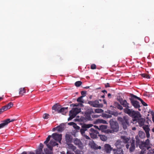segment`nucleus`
<instances>
[{"label": "nucleus", "mask_w": 154, "mask_h": 154, "mask_svg": "<svg viewBox=\"0 0 154 154\" xmlns=\"http://www.w3.org/2000/svg\"><path fill=\"white\" fill-rule=\"evenodd\" d=\"M125 112L126 114L134 118L133 121H136L137 122L140 126H143L145 125L144 124V122L143 119L140 118L141 116L139 112H136L132 110L131 109H125Z\"/></svg>", "instance_id": "f257e3e1"}, {"label": "nucleus", "mask_w": 154, "mask_h": 154, "mask_svg": "<svg viewBox=\"0 0 154 154\" xmlns=\"http://www.w3.org/2000/svg\"><path fill=\"white\" fill-rule=\"evenodd\" d=\"M137 137H136V145L137 146H139L142 150L151 149L150 146V141L148 139H146L145 142H142L138 139L137 138Z\"/></svg>", "instance_id": "f03ea898"}, {"label": "nucleus", "mask_w": 154, "mask_h": 154, "mask_svg": "<svg viewBox=\"0 0 154 154\" xmlns=\"http://www.w3.org/2000/svg\"><path fill=\"white\" fill-rule=\"evenodd\" d=\"M118 120L124 129H126L128 126H130L129 117L127 116H124L123 118L119 117L118 118Z\"/></svg>", "instance_id": "7ed1b4c3"}, {"label": "nucleus", "mask_w": 154, "mask_h": 154, "mask_svg": "<svg viewBox=\"0 0 154 154\" xmlns=\"http://www.w3.org/2000/svg\"><path fill=\"white\" fill-rule=\"evenodd\" d=\"M112 130L106 129V133H112L113 132H117L119 130V125L116 122L114 121L113 119L109 121Z\"/></svg>", "instance_id": "20e7f679"}, {"label": "nucleus", "mask_w": 154, "mask_h": 154, "mask_svg": "<svg viewBox=\"0 0 154 154\" xmlns=\"http://www.w3.org/2000/svg\"><path fill=\"white\" fill-rule=\"evenodd\" d=\"M88 103L91 106L97 108L102 107L103 106L102 104L100 103L98 100H95L94 101H88Z\"/></svg>", "instance_id": "39448f33"}, {"label": "nucleus", "mask_w": 154, "mask_h": 154, "mask_svg": "<svg viewBox=\"0 0 154 154\" xmlns=\"http://www.w3.org/2000/svg\"><path fill=\"white\" fill-rule=\"evenodd\" d=\"M93 126L91 124H84L82 126V128L80 130V132L83 135L85 134V131H87L88 129L91 128Z\"/></svg>", "instance_id": "423d86ee"}, {"label": "nucleus", "mask_w": 154, "mask_h": 154, "mask_svg": "<svg viewBox=\"0 0 154 154\" xmlns=\"http://www.w3.org/2000/svg\"><path fill=\"white\" fill-rule=\"evenodd\" d=\"M16 120L15 119H7L2 122L0 124V129L4 128L8 124L11 122H12Z\"/></svg>", "instance_id": "0eeeda50"}, {"label": "nucleus", "mask_w": 154, "mask_h": 154, "mask_svg": "<svg viewBox=\"0 0 154 154\" xmlns=\"http://www.w3.org/2000/svg\"><path fill=\"white\" fill-rule=\"evenodd\" d=\"M91 137L93 139H95L97 138V134H99L98 132L95 130L93 128H91L90 129L89 132Z\"/></svg>", "instance_id": "6e6552de"}, {"label": "nucleus", "mask_w": 154, "mask_h": 154, "mask_svg": "<svg viewBox=\"0 0 154 154\" xmlns=\"http://www.w3.org/2000/svg\"><path fill=\"white\" fill-rule=\"evenodd\" d=\"M119 101L120 102L121 104L122 105L123 107H125V108H124L123 109V111L124 112L126 113L125 112V109H129V107L128 106L129 103H128L126 101V100H123L122 98L120 99L119 100Z\"/></svg>", "instance_id": "1a4fd4ad"}, {"label": "nucleus", "mask_w": 154, "mask_h": 154, "mask_svg": "<svg viewBox=\"0 0 154 154\" xmlns=\"http://www.w3.org/2000/svg\"><path fill=\"white\" fill-rule=\"evenodd\" d=\"M52 136L54 139L55 140L58 142L59 143H61V141L62 139V134H59L57 133L53 134Z\"/></svg>", "instance_id": "9d476101"}, {"label": "nucleus", "mask_w": 154, "mask_h": 154, "mask_svg": "<svg viewBox=\"0 0 154 154\" xmlns=\"http://www.w3.org/2000/svg\"><path fill=\"white\" fill-rule=\"evenodd\" d=\"M73 140V143L75 145L77 146L78 147L81 149L83 148V144L79 139L76 138L74 139Z\"/></svg>", "instance_id": "9b49d317"}, {"label": "nucleus", "mask_w": 154, "mask_h": 154, "mask_svg": "<svg viewBox=\"0 0 154 154\" xmlns=\"http://www.w3.org/2000/svg\"><path fill=\"white\" fill-rule=\"evenodd\" d=\"M81 111V109L78 108H73L71 110L69 111L70 114L72 115L75 117Z\"/></svg>", "instance_id": "f8f14e48"}, {"label": "nucleus", "mask_w": 154, "mask_h": 154, "mask_svg": "<svg viewBox=\"0 0 154 154\" xmlns=\"http://www.w3.org/2000/svg\"><path fill=\"white\" fill-rule=\"evenodd\" d=\"M149 126L148 125H143L142 128L143 130H144L146 134V136L147 138H148L150 137V135L149 133V131L150 130Z\"/></svg>", "instance_id": "ddd939ff"}, {"label": "nucleus", "mask_w": 154, "mask_h": 154, "mask_svg": "<svg viewBox=\"0 0 154 154\" xmlns=\"http://www.w3.org/2000/svg\"><path fill=\"white\" fill-rule=\"evenodd\" d=\"M140 154H154V149H149L141 150Z\"/></svg>", "instance_id": "4468645a"}, {"label": "nucleus", "mask_w": 154, "mask_h": 154, "mask_svg": "<svg viewBox=\"0 0 154 154\" xmlns=\"http://www.w3.org/2000/svg\"><path fill=\"white\" fill-rule=\"evenodd\" d=\"M89 144L92 148L94 149H101V147L100 146H98L93 141L90 142Z\"/></svg>", "instance_id": "2eb2a0df"}, {"label": "nucleus", "mask_w": 154, "mask_h": 154, "mask_svg": "<svg viewBox=\"0 0 154 154\" xmlns=\"http://www.w3.org/2000/svg\"><path fill=\"white\" fill-rule=\"evenodd\" d=\"M130 142L131 143V146L129 148V151L130 152H132L134 151L135 149V141L133 140H131Z\"/></svg>", "instance_id": "dca6fc26"}, {"label": "nucleus", "mask_w": 154, "mask_h": 154, "mask_svg": "<svg viewBox=\"0 0 154 154\" xmlns=\"http://www.w3.org/2000/svg\"><path fill=\"white\" fill-rule=\"evenodd\" d=\"M67 107L61 108L59 110L58 113H61L63 115H65L68 112Z\"/></svg>", "instance_id": "f3484780"}, {"label": "nucleus", "mask_w": 154, "mask_h": 154, "mask_svg": "<svg viewBox=\"0 0 154 154\" xmlns=\"http://www.w3.org/2000/svg\"><path fill=\"white\" fill-rule=\"evenodd\" d=\"M65 139L67 143H70L72 141V137L70 135L66 134L65 136Z\"/></svg>", "instance_id": "a211bd4d"}, {"label": "nucleus", "mask_w": 154, "mask_h": 154, "mask_svg": "<svg viewBox=\"0 0 154 154\" xmlns=\"http://www.w3.org/2000/svg\"><path fill=\"white\" fill-rule=\"evenodd\" d=\"M113 154H123V151L122 148L113 149Z\"/></svg>", "instance_id": "6ab92c4d"}, {"label": "nucleus", "mask_w": 154, "mask_h": 154, "mask_svg": "<svg viewBox=\"0 0 154 154\" xmlns=\"http://www.w3.org/2000/svg\"><path fill=\"white\" fill-rule=\"evenodd\" d=\"M57 131L59 132H62L64 129V124L63 123L60 124L57 126Z\"/></svg>", "instance_id": "aec40b11"}, {"label": "nucleus", "mask_w": 154, "mask_h": 154, "mask_svg": "<svg viewBox=\"0 0 154 154\" xmlns=\"http://www.w3.org/2000/svg\"><path fill=\"white\" fill-rule=\"evenodd\" d=\"M133 106L135 108H139L140 107L139 102L136 100H133L131 101Z\"/></svg>", "instance_id": "412c9836"}, {"label": "nucleus", "mask_w": 154, "mask_h": 154, "mask_svg": "<svg viewBox=\"0 0 154 154\" xmlns=\"http://www.w3.org/2000/svg\"><path fill=\"white\" fill-rule=\"evenodd\" d=\"M122 143V142L120 140H118L115 143V145L117 148V149L118 148H122V146L121 145V143Z\"/></svg>", "instance_id": "4be33fe9"}, {"label": "nucleus", "mask_w": 154, "mask_h": 154, "mask_svg": "<svg viewBox=\"0 0 154 154\" xmlns=\"http://www.w3.org/2000/svg\"><path fill=\"white\" fill-rule=\"evenodd\" d=\"M26 90L25 88H21L19 89V94L21 96H23L26 93Z\"/></svg>", "instance_id": "5701e85b"}, {"label": "nucleus", "mask_w": 154, "mask_h": 154, "mask_svg": "<svg viewBox=\"0 0 154 154\" xmlns=\"http://www.w3.org/2000/svg\"><path fill=\"white\" fill-rule=\"evenodd\" d=\"M99 130L101 131L102 132H106V125H101L99 127Z\"/></svg>", "instance_id": "b1692460"}, {"label": "nucleus", "mask_w": 154, "mask_h": 154, "mask_svg": "<svg viewBox=\"0 0 154 154\" xmlns=\"http://www.w3.org/2000/svg\"><path fill=\"white\" fill-rule=\"evenodd\" d=\"M121 138L123 139L124 142L125 143H128L130 140L129 138L126 137L125 136H122Z\"/></svg>", "instance_id": "393cba45"}, {"label": "nucleus", "mask_w": 154, "mask_h": 154, "mask_svg": "<svg viewBox=\"0 0 154 154\" xmlns=\"http://www.w3.org/2000/svg\"><path fill=\"white\" fill-rule=\"evenodd\" d=\"M135 98H137L139 100H140L141 103L143 104L144 106H147V104L145 102L142 100L140 98L137 97V96L135 95H134V96Z\"/></svg>", "instance_id": "a878e982"}, {"label": "nucleus", "mask_w": 154, "mask_h": 154, "mask_svg": "<svg viewBox=\"0 0 154 154\" xmlns=\"http://www.w3.org/2000/svg\"><path fill=\"white\" fill-rule=\"evenodd\" d=\"M112 149V148L108 144H106V153L110 152Z\"/></svg>", "instance_id": "bb28decb"}, {"label": "nucleus", "mask_w": 154, "mask_h": 154, "mask_svg": "<svg viewBox=\"0 0 154 154\" xmlns=\"http://www.w3.org/2000/svg\"><path fill=\"white\" fill-rule=\"evenodd\" d=\"M139 136L140 137L142 138H143L145 137V134L144 132L141 131H140L138 133Z\"/></svg>", "instance_id": "cd10ccee"}, {"label": "nucleus", "mask_w": 154, "mask_h": 154, "mask_svg": "<svg viewBox=\"0 0 154 154\" xmlns=\"http://www.w3.org/2000/svg\"><path fill=\"white\" fill-rule=\"evenodd\" d=\"M141 76L144 78L149 79L150 78L149 75L146 73L141 74L140 75Z\"/></svg>", "instance_id": "c85d7f7f"}, {"label": "nucleus", "mask_w": 154, "mask_h": 154, "mask_svg": "<svg viewBox=\"0 0 154 154\" xmlns=\"http://www.w3.org/2000/svg\"><path fill=\"white\" fill-rule=\"evenodd\" d=\"M49 144L53 146H57L58 145V143H57L56 142L52 140H51L50 141Z\"/></svg>", "instance_id": "c756f323"}, {"label": "nucleus", "mask_w": 154, "mask_h": 154, "mask_svg": "<svg viewBox=\"0 0 154 154\" xmlns=\"http://www.w3.org/2000/svg\"><path fill=\"white\" fill-rule=\"evenodd\" d=\"M44 151L45 152V153H42V154H52L53 152L49 151L48 149H44Z\"/></svg>", "instance_id": "7c9ffc66"}, {"label": "nucleus", "mask_w": 154, "mask_h": 154, "mask_svg": "<svg viewBox=\"0 0 154 154\" xmlns=\"http://www.w3.org/2000/svg\"><path fill=\"white\" fill-rule=\"evenodd\" d=\"M69 148L72 149L73 151H74L76 149V147L72 144H70L68 145Z\"/></svg>", "instance_id": "2f4dec72"}, {"label": "nucleus", "mask_w": 154, "mask_h": 154, "mask_svg": "<svg viewBox=\"0 0 154 154\" xmlns=\"http://www.w3.org/2000/svg\"><path fill=\"white\" fill-rule=\"evenodd\" d=\"M8 109L5 106H4L0 109V114L2 113L4 111L7 110Z\"/></svg>", "instance_id": "473e14b6"}, {"label": "nucleus", "mask_w": 154, "mask_h": 154, "mask_svg": "<svg viewBox=\"0 0 154 154\" xmlns=\"http://www.w3.org/2000/svg\"><path fill=\"white\" fill-rule=\"evenodd\" d=\"M13 105V103L12 102H10L8 104L5 105L8 109H9L11 107H12Z\"/></svg>", "instance_id": "72a5a7b5"}, {"label": "nucleus", "mask_w": 154, "mask_h": 154, "mask_svg": "<svg viewBox=\"0 0 154 154\" xmlns=\"http://www.w3.org/2000/svg\"><path fill=\"white\" fill-rule=\"evenodd\" d=\"M82 84V82L81 81H78L76 82L75 83V85L77 87H79Z\"/></svg>", "instance_id": "f704fd0d"}, {"label": "nucleus", "mask_w": 154, "mask_h": 154, "mask_svg": "<svg viewBox=\"0 0 154 154\" xmlns=\"http://www.w3.org/2000/svg\"><path fill=\"white\" fill-rule=\"evenodd\" d=\"M98 136L100 137V139L103 141H106V137L104 135L98 134Z\"/></svg>", "instance_id": "c9c22d12"}, {"label": "nucleus", "mask_w": 154, "mask_h": 154, "mask_svg": "<svg viewBox=\"0 0 154 154\" xmlns=\"http://www.w3.org/2000/svg\"><path fill=\"white\" fill-rule=\"evenodd\" d=\"M103 112V110L100 109H95V113H101Z\"/></svg>", "instance_id": "e433bc0d"}, {"label": "nucleus", "mask_w": 154, "mask_h": 154, "mask_svg": "<svg viewBox=\"0 0 154 154\" xmlns=\"http://www.w3.org/2000/svg\"><path fill=\"white\" fill-rule=\"evenodd\" d=\"M52 109L53 110H55V111H57L58 112V110H59L58 106L57 105H54L53 106Z\"/></svg>", "instance_id": "4c0bfd02"}, {"label": "nucleus", "mask_w": 154, "mask_h": 154, "mask_svg": "<svg viewBox=\"0 0 154 154\" xmlns=\"http://www.w3.org/2000/svg\"><path fill=\"white\" fill-rule=\"evenodd\" d=\"M84 97V96H81V97H79L77 100V101L78 102H81L83 103L84 102L83 100H82V98Z\"/></svg>", "instance_id": "58836bf2"}, {"label": "nucleus", "mask_w": 154, "mask_h": 154, "mask_svg": "<svg viewBox=\"0 0 154 154\" xmlns=\"http://www.w3.org/2000/svg\"><path fill=\"white\" fill-rule=\"evenodd\" d=\"M51 137V135H49L48 137L46 138V140L44 142V143L45 144L47 145L48 144V142L50 140V138Z\"/></svg>", "instance_id": "ea45409f"}, {"label": "nucleus", "mask_w": 154, "mask_h": 154, "mask_svg": "<svg viewBox=\"0 0 154 154\" xmlns=\"http://www.w3.org/2000/svg\"><path fill=\"white\" fill-rule=\"evenodd\" d=\"M50 116L49 114L47 113L44 114L43 116V118L45 119H48Z\"/></svg>", "instance_id": "a19ab883"}, {"label": "nucleus", "mask_w": 154, "mask_h": 154, "mask_svg": "<svg viewBox=\"0 0 154 154\" xmlns=\"http://www.w3.org/2000/svg\"><path fill=\"white\" fill-rule=\"evenodd\" d=\"M96 122L97 123H102L104 124H106V121L102 119H98L97 120Z\"/></svg>", "instance_id": "79ce46f5"}, {"label": "nucleus", "mask_w": 154, "mask_h": 154, "mask_svg": "<svg viewBox=\"0 0 154 154\" xmlns=\"http://www.w3.org/2000/svg\"><path fill=\"white\" fill-rule=\"evenodd\" d=\"M69 117L68 119V121L71 120L72 119H73V118H74L75 117L74 116H73V115H71L69 113Z\"/></svg>", "instance_id": "37998d69"}, {"label": "nucleus", "mask_w": 154, "mask_h": 154, "mask_svg": "<svg viewBox=\"0 0 154 154\" xmlns=\"http://www.w3.org/2000/svg\"><path fill=\"white\" fill-rule=\"evenodd\" d=\"M43 148V145L42 143H40L39 145V146L38 149L42 151Z\"/></svg>", "instance_id": "c03bdc74"}, {"label": "nucleus", "mask_w": 154, "mask_h": 154, "mask_svg": "<svg viewBox=\"0 0 154 154\" xmlns=\"http://www.w3.org/2000/svg\"><path fill=\"white\" fill-rule=\"evenodd\" d=\"M75 152L76 154H82L81 153H82V151L79 150L78 149L76 150Z\"/></svg>", "instance_id": "a18cd8bd"}, {"label": "nucleus", "mask_w": 154, "mask_h": 154, "mask_svg": "<svg viewBox=\"0 0 154 154\" xmlns=\"http://www.w3.org/2000/svg\"><path fill=\"white\" fill-rule=\"evenodd\" d=\"M48 147L49 149L51 150H52L53 149V146H51L50 144H48L46 145Z\"/></svg>", "instance_id": "49530a36"}, {"label": "nucleus", "mask_w": 154, "mask_h": 154, "mask_svg": "<svg viewBox=\"0 0 154 154\" xmlns=\"http://www.w3.org/2000/svg\"><path fill=\"white\" fill-rule=\"evenodd\" d=\"M149 40V38L148 36H146L145 38V41L146 43H148Z\"/></svg>", "instance_id": "de8ad7c7"}, {"label": "nucleus", "mask_w": 154, "mask_h": 154, "mask_svg": "<svg viewBox=\"0 0 154 154\" xmlns=\"http://www.w3.org/2000/svg\"><path fill=\"white\" fill-rule=\"evenodd\" d=\"M96 68V66L95 64H92L91 66V69H95Z\"/></svg>", "instance_id": "09e8293b"}, {"label": "nucleus", "mask_w": 154, "mask_h": 154, "mask_svg": "<svg viewBox=\"0 0 154 154\" xmlns=\"http://www.w3.org/2000/svg\"><path fill=\"white\" fill-rule=\"evenodd\" d=\"M42 150L38 149L36 151L35 154H42Z\"/></svg>", "instance_id": "8fccbe9b"}, {"label": "nucleus", "mask_w": 154, "mask_h": 154, "mask_svg": "<svg viewBox=\"0 0 154 154\" xmlns=\"http://www.w3.org/2000/svg\"><path fill=\"white\" fill-rule=\"evenodd\" d=\"M68 125H73L74 127H75V125H76V124L74 122H70L68 123Z\"/></svg>", "instance_id": "3c124183"}, {"label": "nucleus", "mask_w": 154, "mask_h": 154, "mask_svg": "<svg viewBox=\"0 0 154 154\" xmlns=\"http://www.w3.org/2000/svg\"><path fill=\"white\" fill-rule=\"evenodd\" d=\"M117 108L120 110H122L123 109V108L122 106L120 104H119L118 105Z\"/></svg>", "instance_id": "603ef678"}, {"label": "nucleus", "mask_w": 154, "mask_h": 154, "mask_svg": "<svg viewBox=\"0 0 154 154\" xmlns=\"http://www.w3.org/2000/svg\"><path fill=\"white\" fill-rule=\"evenodd\" d=\"M81 94L82 95V96H84V97L86 94V92L84 91H81Z\"/></svg>", "instance_id": "864d4df0"}, {"label": "nucleus", "mask_w": 154, "mask_h": 154, "mask_svg": "<svg viewBox=\"0 0 154 154\" xmlns=\"http://www.w3.org/2000/svg\"><path fill=\"white\" fill-rule=\"evenodd\" d=\"M74 127L75 129L78 130H79L80 128V127L79 126H77L76 124V125H75V127Z\"/></svg>", "instance_id": "5fc2aeb1"}, {"label": "nucleus", "mask_w": 154, "mask_h": 154, "mask_svg": "<svg viewBox=\"0 0 154 154\" xmlns=\"http://www.w3.org/2000/svg\"><path fill=\"white\" fill-rule=\"evenodd\" d=\"M99 116L97 115H92V117L93 118H97Z\"/></svg>", "instance_id": "6e6d98bb"}, {"label": "nucleus", "mask_w": 154, "mask_h": 154, "mask_svg": "<svg viewBox=\"0 0 154 154\" xmlns=\"http://www.w3.org/2000/svg\"><path fill=\"white\" fill-rule=\"evenodd\" d=\"M112 85L109 83H106V88L112 87Z\"/></svg>", "instance_id": "4d7b16f0"}, {"label": "nucleus", "mask_w": 154, "mask_h": 154, "mask_svg": "<svg viewBox=\"0 0 154 154\" xmlns=\"http://www.w3.org/2000/svg\"><path fill=\"white\" fill-rule=\"evenodd\" d=\"M151 45L152 47H154V41H152L151 42Z\"/></svg>", "instance_id": "13d9d810"}, {"label": "nucleus", "mask_w": 154, "mask_h": 154, "mask_svg": "<svg viewBox=\"0 0 154 154\" xmlns=\"http://www.w3.org/2000/svg\"><path fill=\"white\" fill-rule=\"evenodd\" d=\"M71 106H78V104H72L71 105Z\"/></svg>", "instance_id": "bf43d9fd"}, {"label": "nucleus", "mask_w": 154, "mask_h": 154, "mask_svg": "<svg viewBox=\"0 0 154 154\" xmlns=\"http://www.w3.org/2000/svg\"><path fill=\"white\" fill-rule=\"evenodd\" d=\"M27 154H35V153L31 151L28 152V153H27Z\"/></svg>", "instance_id": "052dcab7"}, {"label": "nucleus", "mask_w": 154, "mask_h": 154, "mask_svg": "<svg viewBox=\"0 0 154 154\" xmlns=\"http://www.w3.org/2000/svg\"><path fill=\"white\" fill-rule=\"evenodd\" d=\"M94 112H94V111H93V109H91L89 111V113L90 114H91L92 113H94Z\"/></svg>", "instance_id": "680f3d73"}, {"label": "nucleus", "mask_w": 154, "mask_h": 154, "mask_svg": "<svg viewBox=\"0 0 154 154\" xmlns=\"http://www.w3.org/2000/svg\"><path fill=\"white\" fill-rule=\"evenodd\" d=\"M85 138H86V139H88V140L90 139V137H89L87 135L85 136Z\"/></svg>", "instance_id": "e2e57ef3"}, {"label": "nucleus", "mask_w": 154, "mask_h": 154, "mask_svg": "<svg viewBox=\"0 0 154 154\" xmlns=\"http://www.w3.org/2000/svg\"><path fill=\"white\" fill-rule=\"evenodd\" d=\"M57 130V127L53 128L52 129V131H54L55 130Z\"/></svg>", "instance_id": "0e129e2a"}, {"label": "nucleus", "mask_w": 154, "mask_h": 154, "mask_svg": "<svg viewBox=\"0 0 154 154\" xmlns=\"http://www.w3.org/2000/svg\"><path fill=\"white\" fill-rule=\"evenodd\" d=\"M130 145L128 144H127L126 145V147L127 149H128Z\"/></svg>", "instance_id": "69168bd1"}, {"label": "nucleus", "mask_w": 154, "mask_h": 154, "mask_svg": "<svg viewBox=\"0 0 154 154\" xmlns=\"http://www.w3.org/2000/svg\"><path fill=\"white\" fill-rule=\"evenodd\" d=\"M107 96L108 97H109V98H110L111 97V94H110L109 93L108 94Z\"/></svg>", "instance_id": "338daca9"}, {"label": "nucleus", "mask_w": 154, "mask_h": 154, "mask_svg": "<svg viewBox=\"0 0 154 154\" xmlns=\"http://www.w3.org/2000/svg\"><path fill=\"white\" fill-rule=\"evenodd\" d=\"M152 120L153 121V122L154 123V115H152Z\"/></svg>", "instance_id": "774afa93"}]
</instances>
